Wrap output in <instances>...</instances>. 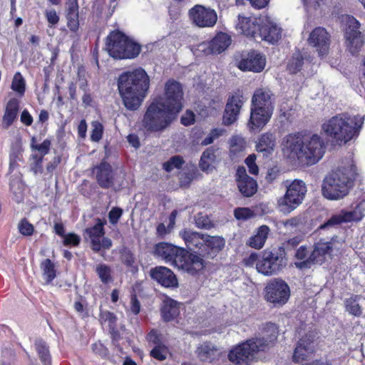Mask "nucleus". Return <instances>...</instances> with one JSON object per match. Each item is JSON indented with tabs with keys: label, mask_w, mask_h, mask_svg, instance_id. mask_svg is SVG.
<instances>
[{
	"label": "nucleus",
	"mask_w": 365,
	"mask_h": 365,
	"mask_svg": "<svg viewBox=\"0 0 365 365\" xmlns=\"http://www.w3.org/2000/svg\"><path fill=\"white\" fill-rule=\"evenodd\" d=\"M184 92L182 84L168 79L162 96L153 98L146 108L142 125L148 132H161L177 118L183 108Z\"/></svg>",
	"instance_id": "nucleus-1"
},
{
	"label": "nucleus",
	"mask_w": 365,
	"mask_h": 365,
	"mask_svg": "<svg viewBox=\"0 0 365 365\" xmlns=\"http://www.w3.org/2000/svg\"><path fill=\"white\" fill-rule=\"evenodd\" d=\"M282 150L290 157H297L303 165L309 166L318 163L325 153V144L317 134L302 135L299 132L287 134L282 142Z\"/></svg>",
	"instance_id": "nucleus-2"
},
{
	"label": "nucleus",
	"mask_w": 365,
	"mask_h": 365,
	"mask_svg": "<svg viewBox=\"0 0 365 365\" xmlns=\"http://www.w3.org/2000/svg\"><path fill=\"white\" fill-rule=\"evenodd\" d=\"M150 87V78L141 68L122 73L118 78V89L127 110H136L142 105Z\"/></svg>",
	"instance_id": "nucleus-3"
},
{
	"label": "nucleus",
	"mask_w": 365,
	"mask_h": 365,
	"mask_svg": "<svg viewBox=\"0 0 365 365\" xmlns=\"http://www.w3.org/2000/svg\"><path fill=\"white\" fill-rule=\"evenodd\" d=\"M153 255L174 267L192 275L197 274L205 267L203 259L187 249L167 242H160L153 247Z\"/></svg>",
	"instance_id": "nucleus-4"
},
{
	"label": "nucleus",
	"mask_w": 365,
	"mask_h": 365,
	"mask_svg": "<svg viewBox=\"0 0 365 365\" xmlns=\"http://www.w3.org/2000/svg\"><path fill=\"white\" fill-rule=\"evenodd\" d=\"M364 118L347 112L338 113L322 125L324 134L339 145L356 139L363 128Z\"/></svg>",
	"instance_id": "nucleus-5"
},
{
	"label": "nucleus",
	"mask_w": 365,
	"mask_h": 365,
	"mask_svg": "<svg viewBox=\"0 0 365 365\" xmlns=\"http://www.w3.org/2000/svg\"><path fill=\"white\" fill-rule=\"evenodd\" d=\"M106 46L110 56L118 60L135 58L141 51L139 43L118 29L109 33L106 38Z\"/></svg>",
	"instance_id": "nucleus-6"
},
{
	"label": "nucleus",
	"mask_w": 365,
	"mask_h": 365,
	"mask_svg": "<svg viewBox=\"0 0 365 365\" xmlns=\"http://www.w3.org/2000/svg\"><path fill=\"white\" fill-rule=\"evenodd\" d=\"M351 184L349 176L337 169L324 178L322 185V195L331 200L341 199L348 195Z\"/></svg>",
	"instance_id": "nucleus-7"
},
{
	"label": "nucleus",
	"mask_w": 365,
	"mask_h": 365,
	"mask_svg": "<svg viewBox=\"0 0 365 365\" xmlns=\"http://www.w3.org/2000/svg\"><path fill=\"white\" fill-rule=\"evenodd\" d=\"M286 187L284 195L277 199V207L280 212L288 215L302 203L307 189L305 182L299 179L294 180Z\"/></svg>",
	"instance_id": "nucleus-8"
},
{
	"label": "nucleus",
	"mask_w": 365,
	"mask_h": 365,
	"mask_svg": "<svg viewBox=\"0 0 365 365\" xmlns=\"http://www.w3.org/2000/svg\"><path fill=\"white\" fill-rule=\"evenodd\" d=\"M285 250L282 247L267 248L259 254V259L256 264L258 272L264 276L278 274L285 266Z\"/></svg>",
	"instance_id": "nucleus-9"
},
{
	"label": "nucleus",
	"mask_w": 365,
	"mask_h": 365,
	"mask_svg": "<svg viewBox=\"0 0 365 365\" xmlns=\"http://www.w3.org/2000/svg\"><path fill=\"white\" fill-rule=\"evenodd\" d=\"M334 237L331 239L320 238L312 246V250L307 260L296 262V267L303 269H309L313 264H322L327 257H331L334 250Z\"/></svg>",
	"instance_id": "nucleus-10"
},
{
	"label": "nucleus",
	"mask_w": 365,
	"mask_h": 365,
	"mask_svg": "<svg viewBox=\"0 0 365 365\" xmlns=\"http://www.w3.org/2000/svg\"><path fill=\"white\" fill-rule=\"evenodd\" d=\"M290 297V289L287 283L280 278L271 279L264 288L265 299L274 306L285 304Z\"/></svg>",
	"instance_id": "nucleus-11"
},
{
	"label": "nucleus",
	"mask_w": 365,
	"mask_h": 365,
	"mask_svg": "<svg viewBox=\"0 0 365 365\" xmlns=\"http://www.w3.org/2000/svg\"><path fill=\"white\" fill-rule=\"evenodd\" d=\"M360 26L354 16L348 17L344 29L345 45L353 56L359 53L364 43Z\"/></svg>",
	"instance_id": "nucleus-12"
},
{
	"label": "nucleus",
	"mask_w": 365,
	"mask_h": 365,
	"mask_svg": "<svg viewBox=\"0 0 365 365\" xmlns=\"http://www.w3.org/2000/svg\"><path fill=\"white\" fill-rule=\"evenodd\" d=\"M255 343L252 339H249L234 346L228 353L229 361L235 365L247 364L254 354L260 351Z\"/></svg>",
	"instance_id": "nucleus-13"
},
{
	"label": "nucleus",
	"mask_w": 365,
	"mask_h": 365,
	"mask_svg": "<svg viewBox=\"0 0 365 365\" xmlns=\"http://www.w3.org/2000/svg\"><path fill=\"white\" fill-rule=\"evenodd\" d=\"M316 351L315 337L312 334L303 335L296 343L292 360L295 364L307 361Z\"/></svg>",
	"instance_id": "nucleus-14"
},
{
	"label": "nucleus",
	"mask_w": 365,
	"mask_h": 365,
	"mask_svg": "<svg viewBox=\"0 0 365 365\" xmlns=\"http://www.w3.org/2000/svg\"><path fill=\"white\" fill-rule=\"evenodd\" d=\"M309 44L316 49L319 57H324L329 53L331 43V35L322 26L314 28L308 38Z\"/></svg>",
	"instance_id": "nucleus-15"
},
{
	"label": "nucleus",
	"mask_w": 365,
	"mask_h": 365,
	"mask_svg": "<svg viewBox=\"0 0 365 365\" xmlns=\"http://www.w3.org/2000/svg\"><path fill=\"white\" fill-rule=\"evenodd\" d=\"M189 15L193 22L200 27H212L217 20V15L214 9L200 4L190 9Z\"/></svg>",
	"instance_id": "nucleus-16"
},
{
	"label": "nucleus",
	"mask_w": 365,
	"mask_h": 365,
	"mask_svg": "<svg viewBox=\"0 0 365 365\" xmlns=\"http://www.w3.org/2000/svg\"><path fill=\"white\" fill-rule=\"evenodd\" d=\"M266 65V58L259 52L251 50L242 53L237 67L242 71H252L259 73L263 71Z\"/></svg>",
	"instance_id": "nucleus-17"
},
{
	"label": "nucleus",
	"mask_w": 365,
	"mask_h": 365,
	"mask_svg": "<svg viewBox=\"0 0 365 365\" xmlns=\"http://www.w3.org/2000/svg\"><path fill=\"white\" fill-rule=\"evenodd\" d=\"M149 274L150 278L165 288H177L178 280L175 273L170 268L164 266H156L151 268Z\"/></svg>",
	"instance_id": "nucleus-18"
},
{
	"label": "nucleus",
	"mask_w": 365,
	"mask_h": 365,
	"mask_svg": "<svg viewBox=\"0 0 365 365\" xmlns=\"http://www.w3.org/2000/svg\"><path fill=\"white\" fill-rule=\"evenodd\" d=\"M262 337L252 338V339L256 342L255 344L259 351H264L275 344L279 335V327L274 323L267 322L262 326Z\"/></svg>",
	"instance_id": "nucleus-19"
},
{
	"label": "nucleus",
	"mask_w": 365,
	"mask_h": 365,
	"mask_svg": "<svg viewBox=\"0 0 365 365\" xmlns=\"http://www.w3.org/2000/svg\"><path fill=\"white\" fill-rule=\"evenodd\" d=\"M236 182L240 192L246 197L253 196L257 191V181L247 174L245 167L240 166L236 171Z\"/></svg>",
	"instance_id": "nucleus-20"
},
{
	"label": "nucleus",
	"mask_w": 365,
	"mask_h": 365,
	"mask_svg": "<svg viewBox=\"0 0 365 365\" xmlns=\"http://www.w3.org/2000/svg\"><path fill=\"white\" fill-rule=\"evenodd\" d=\"M96 223L90 227H87L83 232L85 238L91 240V248L95 252H98L101 249V239L105 235L104 225L106 224L105 220L97 218Z\"/></svg>",
	"instance_id": "nucleus-21"
},
{
	"label": "nucleus",
	"mask_w": 365,
	"mask_h": 365,
	"mask_svg": "<svg viewBox=\"0 0 365 365\" xmlns=\"http://www.w3.org/2000/svg\"><path fill=\"white\" fill-rule=\"evenodd\" d=\"M261 109L250 108V116L247 122L250 130H261L269 122L273 113Z\"/></svg>",
	"instance_id": "nucleus-22"
},
{
	"label": "nucleus",
	"mask_w": 365,
	"mask_h": 365,
	"mask_svg": "<svg viewBox=\"0 0 365 365\" xmlns=\"http://www.w3.org/2000/svg\"><path fill=\"white\" fill-rule=\"evenodd\" d=\"M225 240L218 236L205 235L200 257L213 259L225 247Z\"/></svg>",
	"instance_id": "nucleus-23"
},
{
	"label": "nucleus",
	"mask_w": 365,
	"mask_h": 365,
	"mask_svg": "<svg viewBox=\"0 0 365 365\" xmlns=\"http://www.w3.org/2000/svg\"><path fill=\"white\" fill-rule=\"evenodd\" d=\"M96 181L103 189H108L114 184V174L110 163L102 161L96 166Z\"/></svg>",
	"instance_id": "nucleus-24"
},
{
	"label": "nucleus",
	"mask_w": 365,
	"mask_h": 365,
	"mask_svg": "<svg viewBox=\"0 0 365 365\" xmlns=\"http://www.w3.org/2000/svg\"><path fill=\"white\" fill-rule=\"evenodd\" d=\"M179 234L184 240L186 247L190 250H197L199 254L197 255L200 257L205 235L192 231L187 228L182 230Z\"/></svg>",
	"instance_id": "nucleus-25"
},
{
	"label": "nucleus",
	"mask_w": 365,
	"mask_h": 365,
	"mask_svg": "<svg viewBox=\"0 0 365 365\" xmlns=\"http://www.w3.org/2000/svg\"><path fill=\"white\" fill-rule=\"evenodd\" d=\"M160 312L162 320L164 322H170L179 317L180 313V304L173 299L167 297L161 304Z\"/></svg>",
	"instance_id": "nucleus-26"
},
{
	"label": "nucleus",
	"mask_w": 365,
	"mask_h": 365,
	"mask_svg": "<svg viewBox=\"0 0 365 365\" xmlns=\"http://www.w3.org/2000/svg\"><path fill=\"white\" fill-rule=\"evenodd\" d=\"M261 24H259L256 18L246 17L242 15L238 16L237 29L241 34L247 36L256 38L259 32Z\"/></svg>",
	"instance_id": "nucleus-27"
},
{
	"label": "nucleus",
	"mask_w": 365,
	"mask_h": 365,
	"mask_svg": "<svg viewBox=\"0 0 365 365\" xmlns=\"http://www.w3.org/2000/svg\"><path fill=\"white\" fill-rule=\"evenodd\" d=\"M276 146V135L272 132H265L259 135L256 144V150L268 157L272 154Z\"/></svg>",
	"instance_id": "nucleus-28"
},
{
	"label": "nucleus",
	"mask_w": 365,
	"mask_h": 365,
	"mask_svg": "<svg viewBox=\"0 0 365 365\" xmlns=\"http://www.w3.org/2000/svg\"><path fill=\"white\" fill-rule=\"evenodd\" d=\"M195 353L200 361L208 363L217 360L220 355L218 349L210 341L200 344L197 347Z\"/></svg>",
	"instance_id": "nucleus-29"
},
{
	"label": "nucleus",
	"mask_w": 365,
	"mask_h": 365,
	"mask_svg": "<svg viewBox=\"0 0 365 365\" xmlns=\"http://www.w3.org/2000/svg\"><path fill=\"white\" fill-rule=\"evenodd\" d=\"M251 108H259L261 110L273 113L274 106L270 94L262 88L257 89L252 98Z\"/></svg>",
	"instance_id": "nucleus-30"
},
{
	"label": "nucleus",
	"mask_w": 365,
	"mask_h": 365,
	"mask_svg": "<svg viewBox=\"0 0 365 365\" xmlns=\"http://www.w3.org/2000/svg\"><path fill=\"white\" fill-rule=\"evenodd\" d=\"M257 36L269 43H274L281 38V29L272 22L262 23Z\"/></svg>",
	"instance_id": "nucleus-31"
},
{
	"label": "nucleus",
	"mask_w": 365,
	"mask_h": 365,
	"mask_svg": "<svg viewBox=\"0 0 365 365\" xmlns=\"http://www.w3.org/2000/svg\"><path fill=\"white\" fill-rule=\"evenodd\" d=\"M19 106L20 102L16 98H12L7 102L2 118V125L4 128H9L16 120Z\"/></svg>",
	"instance_id": "nucleus-32"
},
{
	"label": "nucleus",
	"mask_w": 365,
	"mask_h": 365,
	"mask_svg": "<svg viewBox=\"0 0 365 365\" xmlns=\"http://www.w3.org/2000/svg\"><path fill=\"white\" fill-rule=\"evenodd\" d=\"M77 0L70 2L66 10V25L68 29L76 33L79 29V12Z\"/></svg>",
	"instance_id": "nucleus-33"
},
{
	"label": "nucleus",
	"mask_w": 365,
	"mask_h": 365,
	"mask_svg": "<svg viewBox=\"0 0 365 365\" xmlns=\"http://www.w3.org/2000/svg\"><path fill=\"white\" fill-rule=\"evenodd\" d=\"M218 150L217 148L210 146L202 153L199 162V167L202 171L209 173L213 170L214 164L217 160L216 153Z\"/></svg>",
	"instance_id": "nucleus-34"
},
{
	"label": "nucleus",
	"mask_w": 365,
	"mask_h": 365,
	"mask_svg": "<svg viewBox=\"0 0 365 365\" xmlns=\"http://www.w3.org/2000/svg\"><path fill=\"white\" fill-rule=\"evenodd\" d=\"M231 42L230 36L224 32H219L210 42L209 48L212 53L219 54L225 51Z\"/></svg>",
	"instance_id": "nucleus-35"
},
{
	"label": "nucleus",
	"mask_w": 365,
	"mask_h": 365,
	"mask_svg": "<svg viewBox=\"0 0 365 365\" xmlns=\"http://www.w3.org/2000/svg\"><path fill=\"white\" fill-rule=\"evenodd\" d=\"M270 232L269 227L266 225L259 226L254 235L250 237L247 242V245L254 249L259 250L262 248L268 237Z\"/></svg>",
	"instance_id": "nucleus-36"
},
{
	"label": "nucleus",
	"mask_w": 365,
	"mask_h": 365,
	"mask_svg": "<svg viewBox=\"0 0 365 365\" xmlns=\"http://www.w3.org/2000/svg\"><path fill=\"white\" fill-rule=\"evenodd\" d=\"M119 255L121 263L132 274H136L138 272V265L134 253L128 247L124 246L120 249Z\"/></svg>",
	"instance_id": "nucleus-37"
},
{
	"label": "nucleus",
	"mask_w": 365,
	"mask_h": 365,
	"mask_svg": "<svg viewBox=\"0 0 365 365\" xmlns=\"http://www.w3.org/2000/svg\"><path fill=\"white\" fill-rule=\"evenodd\" d=\"M95 272L100 281L105 285L114 282V274L111 267L105 263L98 264L95 267Z\"/></svg>",
	"instance_id": "nucleus-38"
},
{
	"label": "nucleus",
	"mask_w": 365,
	"mask_h": 365,
	"mask_svg": "<svg viewBox=\"0 0 365 365\" xmlns=\"http://www.w3.org/2000/svg\"><path fill=\"white\" fill-rule=\"evenodd\" d=\"M246 148V143L244 139L239 137H233L231 140L229 156L231 160L237 161Z\"/></svg>",
	"instance_id": "nucleus-39"
},
{
	"label": "nucleus",
	"mask_w": 365,
	"mask_h": 365,
	"mask_svg": "<svg viewBox=\"0 0 365 365\" xmlns=\"http://www.w3.org/2000/svg\"><path fill=\"white\" fill-rule=\"evenodd\" d=\"M361 296L352 294L344 300V307L346 312L354 317H360L362 314V308L359 304Z\"/></svg>",
	"instance_id": "nucleus-40"
},
{
	"label": "nucleus",
	"mask_w": 365,
	"mask_h": 365,
	"mask_svg": "<svg viewBox=\"0 0 365 365\" xmlns=\"http://www.w3.org/2000/svg\"><path fill=\"white\" fill-rule=\"evenodd\" d=\"M247 98L244 96L242 92L238 90L237 92H235L228 97L225 107L232 108L235 110V111L240 112Z\"/></svg>",
	"instance_id": "nucleus-41"
},
{
	"label": "nucleus",
	"mask_w": 365,
	"mask_h": 365,
	"mask_svg": "<svg viewBox=\"0 0 365 365\" xmlns=\"http://www.w3.org/2000/svg\"><path fill=\"white\" fill-rule=\"evenodd\" d=\"M35 346L42 364L43 365H51V356L46 343L41 339L35 342Z\"/></svg>",
	"instance_id": "nucleus-42"
},
{
	"label": "nucleus",
	"mask_w": 365,
	"mask_h": 365,
	"mask_svg": "<svg viewBox=\"0 0 365 365\" xmlns=\"http://www.w3.org/2000/svg\"><path fill=\"white\" fill-rule=\"evenodd\" d=\"M47 284L51 283L56 277L54 263L50 259H43L40 264Z\"/></svg>",
	"instance_id": "nucleus-43"
},
{
	"label": "nucleus",
	"mask_w": 365,
	"mask_h": 365,
	"mask_svg": "<svg viewBox=\"0 0 365 365\" xmlns=\"http://www.w3.org/2000/svg\"><path fill=\"white\" fill-rule=\"evenodd\" d=\"M304 65V57L300 52L294 53L287 63V70L295 74L300 71Z\"/></svg>",
	"instance_id": "nucleus-44"
},
{
	"label": "nucleus",
	"mask_w": 365,
	"mask_h": 365,
	"mask_svg": "<svg viewBox=\"0 0 365 365\" xmlns=\"http://www.w3.org/2000/svg\"><path fill=\"white\" fill-rule=\"evenodd\" d=\"M30 146L32 150H37L41 155L44 157L50 152L51 140L46 138L41 144H38L36 137L33 136L31 138Z\"/></svg>",
	"instance_id": "nucleus-45"
},
{
	"label": "nucleus",
	"mask_w": 365,
	"mask_h": 365,
	"mask_svg": "<svg viewBox=\"0 0 365 365\" xmlns=\"http://www.w3.org/2000/svg\"><path fill=\"white\" fill-rule=\"evenodd\" d=\"M145 339L149 345L156 346L165 344L163 334L157 329H152L146 334Z\"/></svg>",
	"instance_id": "nucleus-46"
},
{
	"label": "nucleus",
	"mask_w": 365,
	"mask_h": 365,
	"mask_svg": "<svg viewBox=\"0 0 365 365\" xmlns=\"http://www.w3.org/2000/svg\"><path fill=\"white\" fill-rule=\"evenodd\" d=\"M11 88L14 91L16 92L20 97L24 95L26 91V83L21 73H16Z\"/></svg>",
	"instance_id": "nucleus-47"
},
{
	"label": "nucleus",
	"mask_w": 365,
	"mask_h": 365,
	"mask_svg": "<svg viewBox=\"0 0 365 365\" xmlns=\"http://www.w3.org/2000/svg\"><path fill=\"white\" fill-rule=\"evenodd\" d=\"M99 320L102 324H107L108 329H113L117 326V316L110 311H101L99 314Z\"/></svg>",
	"instance_id": "nucleus-48"
},
{
	"label": "nucleus",
	"mask_w": 365,
	"mask_h": 365,
	"mask_svg": "<svg viewBox=\"0 0 365 365\" xmlns=\"http://www.w3.org/2000/svg\"><path fill=\"white\" fill-rule=\"evenodd\" d=\"M168 354L169 349L166 344L153 346V348L150 351V356L159 361L165 360Z\"/></svg>",
	"instance_id": "nucleus-49"
},
{
	"label": "nucleus",
	"mask_w": 365,
	"mask_h": 365,
	"mask_svg": "<svg viewBox=\"0 0 365 365\" xmlns=\"http://www.w3.org/2000/svg\"><path fill=\"white\" fill-rule=\"evenodd\" d=\"M184 163L185 160L182 156L174 155L163 163V168L166 172L169 173L174 168L180 169Z\"/></svg>",
	"instance_id": "nucleus-50"
},
{
	"label": "nucleus",
	"mask_w": 365,
	"mask_h": 365,
	"mask_svg": "<svg viewBox=\"0 0 365 365\" xmlns=\"http://www.w3.org/2000/svg\"><path fill=\"white\" fill-rule=\"evenodd\" d=\"M343 211L344 222H359L364 217V210L359 207L356 206V208L351 211Z\"/></svg>",
	"instance_id": "nucleus-51"
},
{
	"label": "nucleus",
	"mask_w": 365,
	"mask_h": 365,
	"mask_svg": "<svg viewBox=\"0 0 365 365\" xmlns=\"http://www.w3.org/2000/svg\"><path fill=\"white\" fill-rule=\"evenodd\" d=\"M234 217L237 220L246 221L255 216L254 210L249 207H236L233 211Z\"/></svg>",
	"instance_id": "nucleus-52"
},
{
	"label": "nucleus",
	"mask_w": 365,
	"mask_h": 365,
	"mask_svg": "<svg viewBox=\"0 0 365 365\" xmlns=\"http://www.w3.org/2000/svg\"><path fill=\"white\" fill-rule=\"evenodd\" d=\"M240 113V112L232 108L225 107L222 115V124L226 126L232 125L237 120Z\"/></svg>",
	"instance_id": "nucleus-53"
},
{
	"label": "nucleus",
	"mask_w": 365,
	"mask_h": 365,
	"mask_svg": "<svg viewBox=\"0 0 365 365\" xmlns=\"http://www.w3.org/2000/svg\"><path fill=\"white\" fill-rule=\"evenodd\" d=\"M18 230L23 236L30 237L34 233V227L27 218L24 217L18 224Z\"/></svg>",
	"instance_id": "nucleus-54"
},
{
	"label": "nucleus",
	"mask_w": 365,
	"mask_h": 365,
	"mask_svg": "<svg viewBox=\"0 0 365 365\" xmlns=\"http://www.w3.org/2000/svg\"><path fill=\"white\" fill-rule=\"evenodd\" d=\"M297 117V115L295 109L292 108L289 109H285L284 108L280 109L279 118L281 123L284 125L292 123Z\"/></svg>",
	"instance_id": "nucleus-55"
},
{
	"label": "nucleus",
	"mask_w": 365,
	"mask_h": 365,
	"mask_svg": "<svg viewBox=\"0 0 365 365\" xmlns=\"http://www.w3.org/2000/svg\"><path fill=\"white\" fill-rule=\"evenodd\" d=\"M92 130L91 133V140L93 142H99L103 137V126L97 120L93 121L91 123Z\"/></svg>",
	"instance_id": "nucleus-56"
},
{
	"label": "nucleus",
	"mask_w": 365,
	"mask_h": 365,
	"mask_svg": "<svg viewBox=\"0 0 365 365\" xmlns=\"http://www.w3.org/2000/svg\"><path fill=\"white\" fill-rule=\"evenodd\" d=\"M195 225L198 228L209 230L213 227V223L207 215L198 213L195 217Z\"/></svg>",
	"instance_id": "nucleus-57"
},
{
	"label": "nucleus",
	"mask_w": 365,
	"mask_h": 365,
	"mask_svg": "<svg viewBox=\"0 0 365 365\" xmlns=\"http://www.w3.org/2000/svg\"><path fill=\"white\" fill-rule=\"evenodd\" d=\"M225 130L222 128H213L210 130L208 135L205 137L201 142L202 145H208L212 144L214 140L221 136Z\"/></svg>",
	"instance_id": "nucleus-58"
},
{
	"label": "nucleus",
	"mask_w": 365,
	"mask_h": 365,
	"mask_svg": "<svg viewBox=\"0 0 365 365\" xmlns=\"http://www.w3.org/2000/svg\"><path fill=\"white\" fill-rule=\"evenodd\" d=\"M63 238V244L66 247H78L81 243V237L73 232L66 234Z\"/></svg>",
	"instance_id": "nucleus-59"
},
{
	"label": "nucleus",
	"mask_w": 365,
	"mask_h": 365,
	"mask_svg": "<svg viewBox=\"0 0 365 365\" xmlns=\"http://www.w3.org/2000/svg\"><path fill=\"white\" fill-rule=\"evenodd\" d=\"M344 222V217L343 211L338 215H332L326 222H324L321 227V229L326 228L327 227L338 225Z\"/></svg>",
	"instance_id": "nucleus-60"
},
{
	"label": "nucleus",
	"mask_w": 365,
	"mask_h": 365,
	"mask_svg": "<svg viewBox=\"0 0 365 365\" xmlns=\"http://www.w3.org/2000/svg\"><path fill=\"white\" fill-rule=\"evenodd\" d=\"M255 161L256 155L255 154L249 155L245 161L248 168L249 172L252 175H257L259 173V168Z\"/></svg>",
	"instance_id": "nucleus-61"
},
{
	"label": "nucleus",
	"mask_w": 365,
	"mask_h": 365,
	"mask_svg": "<svg viewBox=\"0 0 365 365\" xmlns=\"http://www.w3.org/2000/svg\"><path fill=\"white\" fill-rule=\"evenodd\" d=\"M123 210L122 208L118 207H113L108 212L109 222L112 225H115L119 221L120 218L123 215Z\"/></svg>",
	"instance_id": "nucleus-62"
},
{
	"label": "nucleus",
	"mask_w": 365,
	"mask_h": 365,
	"mask_svg": "<svg viewBox=\"0 0 365 365\" xmlns=\"http://www.w3.org/2000/svg\"><path fill=\"white\" fill-rule=\"evenodd\" d=\"M44 14L50 27H53L58 23L60 18L55 9L46 10Z\"/></svg>",
	"instance_id": "nucleus-63"
},
{
	"label": "nucleus",
	"mask_w": 365,
	"mask_h": 365,
	"mask_svg": "<svg viewBox=\"0 0 365 365\" xmlns=\"http://www.w3.org/2000/svg\"><path fill=\"white\" fill-rule=\"evenodd\" d=\"M130 310L131 313L134 315H138L140 312L141 305H140V301L138 299L136 294L134 293L130 295Z\"/></svg>",
	"instance_id": "nucleus-64"
}]
</instances>
